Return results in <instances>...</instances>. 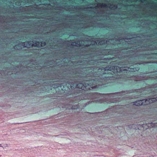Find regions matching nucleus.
Masks as SVG:
<instances>
[{
    "mask_svg": "<svg viewBox=\"0 0 157 157\" xmlns=\"http://www.w3.org/2000/svg\"><path fill=\"white\" fill-rule=\"evenodd\" d=\"M117 8V6L113 4H106L104 3H99L96 4V6L94 7H88L86 10L89 11L92 13L98 14L99 15L103 16L105 13L104 10L109 9L112 10H115Z\"/></svg>",
    "mask_w": 157,
    "mask_h": 157,
    "instance_id": "obj_1",
    "label": "nucleus"
},
{
    "mask_svg": "<svg viewBox=\"0 0 157 157\" xmlns=\"http://www.w3.org/2000/svg\"><path fill=\"white\" fill-rule=\"evenodd\" d=\"M95 83H96V81L94 79H91L89 81H86L85 82L82 83H79L77 85V86L80 89L84 90V89L87 87L88 86H90L91 88L93 89L95 88V86H93V85H95Z\"/></svg>",
    "mask_w": 157,
    "mask_h": 157,
    "instance_id": "obj_2",
    "label": "nucleus"
},
{
    "mask_svg": "<svg viewBox=\"0 0 157 157\" xmlns=\"http://www.w3.org/2000/svg\"><path fill=\"white\" fill-rule=\"evenodd\" d=\"M157 100V98H147L146 99H143L136 101L133 102V104L137 106L141 105L143 104L146 105L149 103L154 102Z\"/></svg>",
    "mask_w": 157,
    "mask_h": 157,
    "instance_id": "obj_3",
    "label": "nucleus"
},
{
    "mask_svg": "<svg viewBox=\"0 0 157 157\" xmlns=\"http://www.w3.org/2000/svg\"><path fill=\"white\" fill-rule=\"evenodd\" d=\"M35 43L33 41H26L19 43L18 45H15L14 48L16 49H19L24 47L29 48L33 46H35Z\"/></svg>",
    "mask_w": 157,
    "mask_h": 157,
    "instance_id": "obj_4",
    "label": "nucleus"
},
{
    "mask_svg": "<svg viewBox=\"0 0 157 157\" xmlns=\"http://www.w3.org/2000/svg\"><path fill=\"white\" fill-rule=\"evenodd\" d=\"M120 39L119 38H115V39H110L109 40L108 42H110L111 44H118L119 43V42L120 41Z\"/></svg>",
    "mask_w": 157,
    "mask_h": 157,
    "instance_id": "obj_5",
    "label": "nucleus"
},
{
    "mask_svg": "<svg viewBox=\"0 0 157 157\" xmlns=\"http://www.w3.org/2000/svg\"><path fill=\"white\" fill-rule=\"evenodd\" d=\"M91 44L92 45L96 44H104L105 43H107V41L106 40H104L103 41H98V40L97 41H91Z\"/></svg>",
    "mask_w": 157,
    "mask_h": 157,
    "instance_id": "obj_6",
    "label": "nucleus"
},
{
    "mask_svg": "<svg viewBox=\"0 0 157 157\" xmlns=\"http://www.w3.org/2000/svg\"><path fill=\"white\" fill-rule=\"evenodd\" d=\"M46 44V43L44 42H39V41H36L35 42V46L38 47H40L44 46Z\"/></svg>",
    "mask_w": 157,
    "mask_h": 157,
    "instance_id": "obj_7",
    "label": "nucleus"
},
{
    "mask_svg": "<svg viewBox=\"0 0 157 157\" xmlns=\"http://www.w3.org/2000/svg\"><path fill=\"white\" fill-rule=\"evenodd\" d=\"M82 42V41H78L77 42H72L71 44L72 46H81L82 44H80V42Z\"/></svg>",
    "mask_w": 157,
    "mask_h": 157,
    "instance_id": "obj_8",
    "label": "nucleus"
},
{
    "mask_svg": "<svg viewBox=\"0 0 157 157\" xmlns=\"http://www.w3.org/2000/svg\"><path fill=\"white\" fill-rule=\"evenodd\" d=\"M152 127H156L157 126V123L151 122L150 124Z\"/></svg>",
    "mask_w": 157,
    "mask_h": 157,
    "instance_id": "obj_9",
    "label": "nucleus"
},
{
    "mask_svg": "<svg viewBox=\"0 0 157 157\" xmlns=\"http://www.w3.org/2000/svg\"><path fill=\"white\" fill-rule=\"evenodd\" d=\"M112 69H111V67H106L105 68V71H106V70H109V71H110Z\"/></svg>",
    "mask_w": 157,
    "mask_h": 157,
    "instance_id": "obj_10",
    "label": "nucleus"
},
{
    "mask_svg": "<svg viewBox=\"0 0 157 157\" xmlns=\"http://www.w3.org/2000/svg\"><path fill=\"white\" fill-rule=\"evenodd\" d=\"M90 25H89L87 24L86 25H84L82 27V28H86L87 26H90Z\"/></svg>",
    "mask_w": 157,
    "mask_h": 157,
    "instance_id": "obj_11",
    "label": "nucleus"
},
{
    "mask_svg": "<svg viewBox=\"0 0 157 157\" xmlns=\"http://www.w3.org/2000/svg\"><path fill=\"white\" fill-rule=\"evenodd\" d=\"M86 37H87V41H89V40L90 38V37L89 36H86Z\"/></svg>",
    "mask_w": 157,
    "mask_h": 157,
    "instance_id": "obj_12",
    "label": "nucleus"
},
{
    "mask_svg": "<svg viewBox=\"0 0 157 157\" xmlns=\"http://www.w3.org/2000/svg\"><path fill=\"white\" fill-rule=\"evenodd\" d=\"M96 2H97L98 1H99V0H95ZM99 1H106L108 2V0H99Z\"/></svg>",
    "mask_w": 157,
    "mask_h": 157,
    "instance_id": "obj_13",
    "label": "nucleus"
},
{
    "mask_svg": "<svg viewBox=\"0 0 157 157\" xmlns=\"http://www.w3.org/2000/svg\"><path fill=\"white\" fill-rule=\"evenodd\" d=\"M72 106H71V107H70V108H69V107H66V108L67 109H73V108L72 107Z\"/></svg>",
    "mask_w": 157,
    "mask_h": 157,
    "instance_id": "obj_14",
    "label": "nucleus"
},
{
    "mask_svg": "<svg viewBox=\"0 0 157 157\" xmlns=\"http://www.w3.org/2000/svg\"><path fill=\"white\" fill-rule=\"evenodd\" d=\"M140 1L141 2H143L145 1V0H140Z\"/></svg>",
    "mask_w": 157,
    "mask_h": 157,
    "instance_id": "obj_15",
    "label": "nucleus"
},
{
    "mask_svg": "<svg viewBox=\"0 0 157 157\" xmlns=\"http://www.w3.org/2000/svg\"><path fill=\"white\" fill-rule=\"evenodd\" d=\"M82 42H80V44H82V45H81V46H82V45H83V44H82ZM83 45H84V44H83Z\"/></svg>",
    "mask_w": 157,
    "mask_h": 157,
    "instance_id": "obj_16",
    "label": "nucleus"
},
{
    "mask_svg": "<svg viewBox=\"0 0 157 157\" xmlns=\"http://www.w3.org/2000/svg\"><path fill=\"white\" fill-rule=\"evenodd\" d=\"M79 9H82V8H80Z\"/></svg>",
    "mask_w": 157,
    "mask_h": 157,
    "instance_id": "obj_17",
    "label": "nucleus"
}]
</instances>
